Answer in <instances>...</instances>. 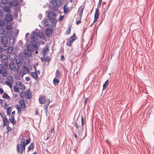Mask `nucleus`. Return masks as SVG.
<instances>
[{
    "label": "nucleus",
    "instance_id": "obj_1",
    "mask_svg": "<svg viewBox=\"0 0 154 154\" xmlns=\"http://www.w3.org/2000/svg\"><path fill=\"white\" fill-rule=\"evenodd\" d=\"M38 42L35 41H31L30 44L26 46V48L24 50V54L28 57H30L32 55V52L38 49Z\"/></svg>",
    "mask_w": 154,
    "mask_h": 154
},
{
    "label": "nucleus",
    "instance_id": "obj_2",
    "mask_svg": "<svg viewBox=\"0 0 154 154\" xmlns=\"http://www.w3.org/2000/svg\"><path fill=\"white\" fill-rule=\"evenodd\" d=\"M45 37L44 33L42 31H39L38 33L35 31H33L32 32L30 38H45Z\"/></svg>",
    "mask_w": 154,
    "mask_h": 154
},
{
    "label": "nucleus",
    "instance_id": "obj_3",
    "mask_svg": "<svg viewBox=\"0 0 154 154\" xmlns=\"http://www.w3.org/2000/svg\"><path fill=\"white\" fill-rule=\"evenodd\" d=\"M26 145L25 144H23L22 146L17 145V151L18 154H22L23 151L24 152Z\"/></svg>",
    "mask_w": 154,
    "mask_h": 154
},
{
    "label": "nucleus",
    "instance_id": "obj_4",
    "mask_svg": "<svg viewBox=\"0 0 154 154\" xmlns=\"http://www.w3.org/2000/svg\"><path fill=\"white\" fill-rule=\"evenodd\" d=\"M13 18L12 16L10 14H6L5 18L3 19L4 23H8L12 20Z\"/></svg>",
    "mask_w": 154,
    "mask_h": 154
},
{
    "label": "nucleus",
    "instance_id": "obj_5",
    "mask_svg": "<svg viewBox=\"0 0 154 154\" xmlns=\"http://www.w3.org/2000/svg\"><path fill=\"white\" fill-rule=\"evenodd\" d=\"M51 3L52 5L56 8L59 7L61 4L60 0H52Z\"/></svg>",
    "mask_w": 154,
    "mask_h": 154
},
{
    "label": "nucleus",
    "instance_id": "obj_6",
    "mask_svg": "<svg viewBox=\"0 0 154 154\" xmlns=\"http://www.w3.org/2000/svg\"><path fill=\"white\" fill-rule=\"evenodd\" d=\"M55 14L52 11H50L48 15V18L51 20H54L55 19Z\"/></svg>",
    "mask_w": 154,
    "mask_h": 154
},
{
    "label": "nucleus",
    "instance_id": "obj_7",
    "mask_svg": "<svg viewBox=\"0 0 154 154\" xmlns=\"http://www.w3.org/2000/svg\"><path fill=\"white\" fill-rule=\"evenodd\" d=\"M3 9L5 12L8 13V14H10L11 12V10L9 7L7 5L3 6Z\"/></svg>",
    "mask_w": 154,
    "mask_h": 154
},
{
    "label": "nucleus",
    "instance_id": "obj_8",
    "mask_svg": "<svg viewBox=\"0 0 154 154\" xmlns=\"http://www.w3.org/2000/svg\"><path fill=\"white\" fill-rule=\"evenodd\" d=\"M19 103L22 110H25L26 109L25 101L24 100H19Z\"/></svg>",
    "mask_w": 154,
    "mask_h": 154
},
{
    "label": "nucleus",
    "instance_id": "obj_9",
    "mask_svg": "<svg viewBox=\"0 0 154 154\" xmlns=\"http://www.w3.org/2000/svg\"><path fill=\"white\" fill-rule=\"evenodd\" d=\"M10 69L13 71H15L16 70V66L15 63L11 61L9 65Z\"/></svg>",
    "mask_w": 154,
    "mask_h": 154
},
{
    "label": "nucleus",
    "instance_id": "obj_10",
    "mask_svg": "<svg viewBox=\"0 0 154 154\" xmlns=\"http://www.w3.org/2000/svg\"><path fill=\"white\" fill-rule=\"evenodd\" d=\"M8 39H1V43L3 45V47L5 48L8 45Z\"/></svg>",
    "mask_w": 154,
    "mask_h": 154
},
{
    "label": "nucleus",
    "instance_id": "obj_11",
    "mask_svg": "<svg viewBox=\"0 0 154 154\" xmlns=\"http://www.w3.org/2000/svg\"><path fill=\"white\" fill-rule=\"evenodd\" d=\"M16 85L18 86L19 88H20V89L22 90H24L25 89V86L22 82L18 81L16 82Z\"/></svg>",
    "mask_w": 154,
    "mask_h": 154
},
{
    "label": "nucleus",
    "instance_id": "obj_12",
    "mask_svg": "<svg viewBox=\"0 0 154 154\" xmlns=\"http://www.w3.org/2000/svg\"><path fill=\"white\" fill-rule=\"evenodd\" d=\"M99 16V11L98 8H97L95 10V12L94 14V22L97 21Z\"/></svg>",
    "mask_w": 154,
    "mask_h": 154
},
{
    "label": "nucleus",
    "instance_id": "obj_13",
    "mask_svg": "<svg viewBox=\"0 0 154 154\" xmlns=\"http://www.w3.org/2000/svg\"><path fill=\"white\" fill-rule=\"evenodd\" d=\"M45 96H43L40 97L39 99V103L42 104H43L45 103Z\"/></svg>",
    "mask_w": 154,
    "mask_h": 154
},
{
    "label": "nucleus",
    "instance_id": "obj_14",
    "mask_svg": "<svg viewBox=\"0 0 154 154\" xmlns=\"http://www.w3.org/2000/svg\"><path fill=\"white\" fill-rule=\"evenodd\" d=\"M3 126L5 127L6 125H8L10 123L6 117L4 116L3 117Z\"/></svg>",
    "mask_w": 154,
    "mask_h": 154
},
{
    "label": "nucleus",
    "instance_id": "obj_15",
    "mask_svg": "<svg viewBox=\"0 0 154 154\" xmlns=\"http://www.w3.org/2000/svg\"><path fill=\"white\" fill-rule=\"evenodd\" d=\"M51 21L48 19H46L44 21V25L45 26L48 27H51Z\"/></svg>",
    "mask_w": 154,
    "mask_h": 154
},
{
    "label": "nucleus",
    "instance_id": "obj_16",
    "mask_svg": "<svg viewBox=\"0 0 154 154\" xmlns=\"http://www.w3.org/2000/svg\"><path fill=\"white\" fill-rule=\"evenodd\" d=\"M29 70L28 68L25 66H24L23 67V75L27 73H29Z\"/></svg>",
    "mask_w": 154,
    "mask_h": 154
},
{
    "label": "nucleus",
    "instance_id": "obj_17",
    "mask_svg": "<svg viewBox=\"0 0 154 154\" xmlns=\"http://www.w3.org/2000/svg\"><path fill=\"white\" fill-rule=\"evenodd\" d=\"M15 63L18 67V68L17 69V71L18 69H19V68L21 66L22 62L20 60L17 59L16 60Z\"/></svg>",
    "mask_w": 154,
    "mask_h": 154
},
{
    "label": "nucleus",
    "instance_id": "obj_18",
    "mask_svg": "<svg viewBox=\"0 0 154 154\" xmlns=\"http://www.w3.org/2000/svg\"><path fill=\"white\" fill-rule=\"evenodd\" d=\"M26 98L29 99L31 97V92L29 90H26V94H25Z\"/></svg>",
    "mask_w": 154,
    "mask_h": 154
},
{
    "label": "nucleus",
    "instance_id": "obj_19",
    "mask_svg": "<svg viewBox=\"0 0 154 154\" xmlns=\"http://www.w3.org/2000/svg\"><path fill=\"white\" fill-rule=\"evenodd\" d=\"M13 46H9V45L7 47L5 48H4V50H7V52L8 53H11V51L13 50Z\"/></svg>",
    "mask_w": 154,
    "mask_h": 154
},
{
    "label": "nucleus",
    "instance_id": "obj_20",
    "mask_svg": "<svg viewBox=\"0 0 154 154\" xmlns=\"http://www.w3.org/2000/svg\"><path fill=\"white\" fill-rule=\"evenodd\" d=\"M76 39H67L66 41V45L69 46H71V44Z\"/></svg>",
    "mask_w": 154,
    "mask_h": 154
},
{
    "label": "nucleus",
    "instance_id": "obj_21",
    "mask_svg": "<svg viewBox=\"0 0 154 154\" xmlns=\"http://www.w3.org/2000/svg\"><path fill=\"white\" fill-rule=\"evenodd\" d=\"M31 75L33 79H35L37 80L38 79V76L37 72H31Z\"/></svg>",
    "mask_w": 154,
    "mask_h": 154
},
{
    "label": "nucleus",
    "instance_id": "obj_22",
    "mask_svg": "<svg viewBox=\"0 0 154 154\" xmlns=\"http://www.w3.org/2000/svg\"><path fill=\"white\" fill-rule=\"evenodd\" d=\"M48 103L44 106V111L45 112L47 115V114L48 108L50 102V100L49 99H48Z\"/></svg>",
    "mask_w": 154,
    "mask_h": 154
},
{
    "label": "nucleus",
    "instance_id": "obj_23",
    "mask_svg": "<svg viewBox=\"0 0 154 154\" xmlns=\"http://www.w3.org/2000/svg\"><path fill=\"white\" fill-rule=\"evenodd\" d=\"M84 119H83V117L82 116V119H81V123H82V130H81L80 131H79V132H78V133L79 134V135L80 136H82V134H81L82 133V130L83 129V128H84L83 127V126L84 125Z\"/></svg>",
    "mask_w": 154,
    "mask_h": 154
},
{
    "label": "nucleus",
    "instance_id": "obj_24",
    "mask_svg": "<svg viewBox=\"0 0 154 154\" xmlns=\"http://www.w3.org/2000/svg\"><path fill=\"white\" fill-rule=\"evenodd\" d=\"M10 121L13 125H15L16 123V121L15 120L14 116H11L9 118Z\"/></svg>",
    "mask_w": 154,
    "mask_h": 154
},
{
    "label": "nucleus",
    "instance_id": "obj_25",
    "mask_svg": "<svg viewBox=\"0 0 154 154\" xmlns=\"http://www.w3.org/2000/svg\"><path fill=\"white\" fill-rule=\"evenodd\" d=\"M52 33V31L51 29H47L45 30L46 35L48 36L50 35Z\"/></svg>",
    "mask_w": 154,
    "mask_h": 154
},
{
    "label": "nucleus",
    "instance_id": "obj_26",
    "mask_svg": "<svg viewBox=\"0 0 154 154\" xmlns=\"http://www.w3.org/2000/svg\"><path fill=\"white\" fill-rule=\"evenodd\" d=\"M49 50L48 47H45V48L42 49V54L43 56H44L46 54V51H48Z\"/></svg>",
    "mask_w": 154,
    "mask_h": 154
},
{
    "label": "nucleus",
    "instance_id": "obj_27",
    "mask_svg": "<svg viewBox=\"0 0 154 154\" xmlns=\"http://www.w3.org/2000/svg\"><path fill=\"white\" fill-rule=\"evenodd\" d=\"M53 82L55 85H57L60 82V81L58 79L55 78L53 79Z\"/></svg>",
    "mask_w": 154,
    "mask_h": 154
},
{
    "label": "nucleus",
    "instance_id": "obj_28",
    "mask_svg": "<svg viewBox=\"0 0 154 154\" xmlns=\"http://www.w3.org/2000/svg\"><path fill=\"white\" fill-rule=\"evenodd\" d=\"M63 9L64 11V12L66 14L69 11V9L68 8L67 4L66 3L64 5L63 7Z\"/></svg>",
    "mask_w": 154,
    "mask_h": 154
},
{
    "label": "nucleus",
    "instance_id": "obj_29",
    "mask_svg": "<svg viewBox=\"0 0 154 154\" xmlns=\"http://www.w3.org/2000/svg\"><path fill=\"white\" fill-rule=\"evenodd\" d=\"M23 144L25 145V140L24 138H22L20 139V143L18 144L17 145L22 146Z\"/></svg>",
    "mask_w": 154,
    "mask_h": 154
},
{
    "label": "nucleus",
    "instance_id": "obj_30",
    "mask_svg": "<svg viewBox=\"0 0 154 154\" xmlns=\"http://www.w3.org/2000/svg\"><path fill=\"white\" fill-rule=\"evenodd\" d=\"M109 80H106L105 82L103 84V90L106 89L107 87V85L108 84Z\"/></svg>",
    "mask_w": 154,
    "mask_h": 154
},
{
    "label": "nucleus",
    "instance_id": "obj_31",
    "mask_svg": "<svg viewBox=\"0 0 154 154\" xmlns=\"http://www.w3.org/2000/svg\"><path fill=\"white\" fill-rule=\"evenodd\" d=\"M0 73L4 77H6L7 75V73L6 71H3L0 68Z\"/></svg>",
    "mask_w": 154,
    "mask_h": 154
},
{
    "label": "nucleus",
    "instance_id": "obj_32",
    "mask_svg": "<svg viewBox=\"0 0 154 154\" xmlns=\"http://www.w3.org/2000/svg\"><path fill=\"white\" fill-rule=\"evenodd\" d=\"M34 147V143H30L29 146L28 148V149L29 150H32Z\"/></svg>",
    "mask_w": 154,
    "mask_h": 154
},
{
    "label": "nucleus",
    "instance_id": "obj_33",
    "mask_svg": "<svg viewBox=\"0 0 154 154\" xmlns=\"http://www.w3.org/2000/svg\"><path fill=\"white\" fill-rule=\"evenodd\" d=\"M18 4V2L17 0H13V2H12V4H11V5L10 7H11L12 5H13L14 6H17Z\"/></svg>",
    "mask_w": 154,
    "mask_h": 154
},
{
    "label": "nucleus",
    "instance_id": "obj_34",
    "mask_svg": "<svg viewBox=\"0 0 154 154\" xmlns=\"http://www.w3.org/2000/svg\"><path fill=\"white\" fill-rule=\"evenodd\" d=\"M16 107L17 110L18 112L20 113L21 112V109L19 105H16Z\"/></svg>",
    "mask_w": 154,
    "mask_h": 154
},
{
    "label": "nucleus",
    "instance_id": "obj_35",
    "mask_svg": "<svg viewBox=\"0 0 154 154\" xmlns=\"http://www.w3.org/2000/svg\"><path fill=\"white\" fill-rule=\"evenodd\" d=\"M11 107H8L7 110V115L10 116L11 115V112L12 111V109H11Z\"/></svg>",
    "mask_w": 154,
    "mask_h": 154
},
{
    "label": "nucleus",
    "instance_id": "obj_36",
    "mask_svg": "<svg viewBox=\"0 0 154 154\" xmlns=\"http://www.w3.org/2000/svg\"><path fill=\"white\" fill-rule=\"evenodd\" d=\"M3 98H6L9 99L10 98V97L8 95L6 94L5 92L2 96Z\"/></svg>",
    "mask_w": 154,
    "mask_h": 154
},
{
    "label": "nucleus",
    "instance_id": "obj_37",
    "mask_svg": "<svg viewBox=\"0 0 154 154\" xmlns=\"http://www.w3.org/2000/svg\"><path fill=\"white\" fill-rule=\"evenodd\" d=\"M5 84L8 85L9 86L10 88H11L12 86V83L8 81H6L5 82Z\"/></svg>",
    "mask_w": 154,
    "mask_h": 154
},
{
    "label": "nucleus",
    "instance_id": "obj_38",
    "mask_svg": "<svg viewBox=\"0 0 154 154\" xmlns=\"http://www.w3.org/2000/svg\"><path fill=\"white\" fill-rule=\"evenodd\" d=\"M15 39H9V43L10 45H13L15 42Z\"/></svg>",
    "mask_w": 154,
    "mask_h": 154
},
{
    "label": "nucleus",
    "instance_id": "obj_39",
    "mask_svg": "<svg viewBox=\"0 0 154 154\" xmlns=\"http://www.w3.org/2000/svg\"><path fill=\"white\" fill-rule=\"evenodd\" d=\"M14 88L15 92H19V88H17L16 86H15L14 87Z\"/></svg>",
    "mask_w": 154,
    "mask_h": 154
},
{
    "label": "nucleus",
    "instance_id": "obj_40",
    "mask_svg": "<svg viewBox=\"0 0 154 154\" xmlns=\"http://www.w3.org/2000/svg\"><path fill=\"white\" fill-rule=\"evenodd\" d=\"M7 129V133H8L11 130V129L9 126H7L6 127Z\"/></svg>",
    "mask_w": 154,
    "mask_h": 154
},
{
    "label": "nucleus",
    "instance_id": "obj_41",
    "mask_svg": "<svg viewBox=\"0 0 154 154\" xmlns=\"http://www.w3.org/2000/svg\"><path fill=\"white\" fill-rule=\"evenodd\" d=\"M59 73V69H57L55 73V78L58 77Z\"/></svg>",
    "mask_w": 154,
    "mask_h": 154
},
{
    "label": "nucleus",
    "instance_id": "obj_42",
    "mask_svg": "<svg viewBox=\"0 0 154 154\" xmlns=\"http://www.w3.org/2000/svg\"><path fill=\"white\" fill-rule=\"evenodd\" d=\"M45 62H49L50 61V58L48 56L45 59Z\"/></svg>",
    "mask_w": 154,
    "mask_h": 154
},
{
    "label": "nucleus",
    "instance_id": "obj_43",
    "mask_svg": "<svg viewBox=\"0 0 154 154\" xmlns=\"http://www.w3.org/2000/svg\"><path fill=\"white\" fill-rule=\"evenodd\" d=\"M5 32V29L3 28H1L0 29V35H2Z\"/></svg>",
    "mask_w": 154,
    "mask_h": 154
},
{
    "label": "nucleus",
    "instance_id": "obj_44",
    "mask_svg": "<svg viewBox=\"0 0 154 154\" xmlns=\"http://www.w3.org/2000/svg\"><path fill=\"white\" fill-rule=\"evenodd\" d=\"M6 29H12V27L11 25H7L6 26Z\"/></svg>",
    "mask_w": 154,
    "mask_h": 154
},
{
    "label": "nucleus",
    "instance_id": "obj_45",
    "mask_svg": "<svg viewBox=\"0 0 154 154\" xmlns=\"http://www.w3.org/2000/svg\"><path fill=\"white\" fill-rule=\"evenodd\" d=\"M109 7V5H108L105 7V8H104L103 9V11H104V12H105V13L107 11Z\"/></svg>",
    "mask_w": 154,
    "mask_h": 154
},
{
    "label": "nucleus",
    "instance_id": "obj_46",
    "mask_svg": "<svg viewBox=\"0 0 154 154\" xmlns=\"http://www.w3.org/2000/svg\"><path fill=\"white\" fill-rule=\"evenodd\" d=\"M71 28H69L68 29H67L65 32L66 34H68L70 33V32Z\"/></svg>",
    "mask_w": 154,
    "mask_h": 154
},
{
    "label": "nucleus",
    "instance_id": "obj_47",
    "mask_svg": "<svg viewBox=\"0 0 154 154\" xmlns=\"http://www.w3.org/2000/svg\"><path fill=\"white\" fill-rule=\"evenodd\" d=\"M31 139L30 138H29L26 141V143H25V145H27L28 144H29L30 141Z\"/></svg>",
    "mask_w": 154,
    "mask_h": 154
},
{
    "label": "nucleus",
    "instance_id": "obj_48",
    "mask_svg": "<svg viewBox=\"0 0 154 154\" xmlns=\"http://www.w3.org/2000/svg\"><path fill=\"white\" fill-rule=\"evenodd\" d=\"M74 125H75V126L78 129L79 128V127H80L79 126L77 123V122H75L74 123Z\"/></svg>",
    "mask_w": 154,
    "mask_h": 154
},
{
    "label": "nucleus",
    "instance_id": "obj_49",
    "mask_svg": "<svg viewBox=\"0 0 154 154\" xmlns=\"http://www.w3.org/2000/svg\"><path fill=\"white\" fill-rule=\"evenodd\" d=\"M1 2L3 4H6L7 2V0H1Z\"/></svg>",
    "mask_w": 154,
    "mask_h": 154
},
{
    "label": "nucleus",
    "instance_id": "obj_50",
    "mask_svg": "<svg viewBox=\"0 0 154 154\" xmlns=\"http://www.w3.org/2000/svg\"><path fill=\"white\" fill-rule=\"evenodd\" d=\"M82 14H83V11L82 10H80V11L79 14V16L80 17H82Z\"/></svg>",
    "mask_w": 154,
    "mask_h": 154
},
{
    "label": "nucleus",
    "instance_id": "obj_51",
    "mask_svg": "<svg viewBox=\"0 0 154 154\" xmlns=\"http://www.w3.org/2000/svg\"><path fill=\"white\" fill-rule=\"evenodd\" d=\"M11 54L12 55V56L14 57V60L15 59V58L16 57V54L15 53H11Z\"/></svg>",
    "mask_w": 154,
    "mask_h": 154
},
{
    "label": "nucleus",
    "instance_id": "obj_52",
    "mask_svg": "<svg viewBox=\"0 0 154 154\" xmlns=\"http://www.w3.org/2000/svg\"><path fill=\"white\" fill-rule=\"evenodd\" d=\"M63 19V16H62L60 15V17L59 18V20L60 21H62Z\"/></svg>",
    "mask_w": 154,
    "mask_h": 154
},
{
    "label": "nucleus",
    "instance_id": "obj_53",
    "mask_svg": "<svg viewBox=\"0 0 154 154\" xmlns=\"http://www.w3.org/2000/svg\"><path fill=\"white\" fill-rule=\"evenodd\" d=\"M4 47H3L2 48L0 46V53H2V52L3 51V50H4Z\"/></svg>",
    "mask_w": 154,
    "mask_h": 154
},
{
    "label": "nucleus",
    "instance_id": "obj_54",
    "mask_svg": "<svg viewBox=\"0 0 154 154\" xmlns=\"http://www.w3.org/2000/svg\"><path fill=\"white\" fill-rule=\"evenodd\" d=\"M76 35L75 33H74L72 36L70 37L69 38H74L75 37H76Z\"/></svg>",
    "mask_w": 154,
    "mask_h": 154
},
{
    "label": "nucleus",
    "instance_id": "obj_55",
    "mask_svg": "<svg viewBox=\"0 0 154 154\" xmlns=\"http://www.w3.org/2000/svg\"><path fill=\"white\" fill-rule=\"evenodd\" d=\"M4 23V22H3V20H2L1 19H0V25L1 26H2V25Z\"/></svg>",
    "mask_w": 154,
    "mask_h": 154
},
{
    "label": "nucleus",
    "instance_id": "obj_56",
    "mask_svg": "<svg viewBox=\"0 0 154 154\" xmlns=\"http://www.w3.org/2000/svg\"><path fill=\"white\" fill-rule=\"evenodd\" d=\"M61 59L63 60H65V58L64 57V56L63 55H62L61 56Z\"/></svg>",
    "mask_w": 154,
    "mask_h": 154
},
{
    "label": "nucleus",
    "instance_id": "obj_57",
    "mask_svg": "<svg viewBox=\"0 0 154 154\" xmlns=\"http://www.w3.org/2000/svg\"><path fill=\"white\" fill-rule=\"evenodd\" d=\"M8 104L6 103H5L4 104V107L5 108H6L8 106Z\"/></svg>",
    "mask_w": 154,
    "mask_h": 154
},
{
    "label": "nucleus",
    "instance_id": "obj_58",
    "mask_svg": "<svg viewBox=\"0 0 154 154\" xmlns=\"http://www.w3.org/2000/svg\"><path fill=\"white\" fill-rule=\"evenodd\" d=\"M4 92V91L2 88H0V93L3 94Z\"/></svg>",
    "mask_w": 154,
    "mask_h": 154
},
{
    "label": "nucleus",
    "instance_id": "obj_59",
    "mask_svg": "<svg viewBox=\"0 0 154 154\" xmlns=\"http://www.w3.org/2000/svg\"><path fill=\"white\" fill-rule=\"evenodd\" d=\"M26 81H29L30 80V79L29 77L27 76L26 77Z\"/></svg>",
    "mask_w": 154,
    "mask_h": 154
},
{
    "label": "nucleus",
    "instance_id": "obj_60",
    "mask_svg": "<svg viewBox=\"0 0 154 154\" xmlns=\"http://www.w3.org/2000/svg\"><path fill=\"white\" fill-rule=\"evenodd\" d=\"M38 17L39 19H41L42 17V16L41 14H39L38 16Z\"/></svg>",
    "mask_w": 154,
    "mask_h": 154
},
{
    "label": "nucleus",
    "instance_id": "obj_61",
    "mask_svg": "<svg viewBox=\"0 0 154 154\" xmlns=\"http://www.w3.org/2000/svg\"><path fill=\"white\" fill-rule=\"evenodd\" d=\"M74 137H75L76 140H77L78 139V137H77V135L76 134H75L74 135Z\"/></svg>",
    "mask_w": 154,
    "mask_h": 154
},
{
    "label": "nucleus",
    "instance_id": "obj_62",
    "mask_svg": "<svg viewBox=\"0 0 154 154\" xmlns=\"http://www.w3.org/2000/svg\"><path fill=\"white\" fill-rule=\"evenodd\" d=\"M29 33H27L25 37L26 38H28L29 37Z\"/></svg>",
    "mask_w": 154,
    "mask_h": 154
},
{
    "label": "nucleus",
    "instance_id": "obj_63",
    "mask_svg": "<svg viewBox=\"0 0 154 154\" xmlns=\"http://www.w3.org/2000/svg\"><path fill=\"white\" fill-rule=\"evenodd\" d=\"M81 22V20H78L76 22V24H79Z\"/></svg>",
    "mask_w": 154,
    "mask_h": 154
},
{
    "label": "nucleus",
    "instance_id": "obj_64",
    "mask_svg": "<svg viewBox=\"0 0 154 154\" xmlns=\"http://www.w3.org/2000/svg\"><path fill=\"white\" fill-rule=\"evenodd\" d=\"M51 133H52V132H54V128H53V127H52L51 129Z\"/></svg>",
    "mask_w": 154,
    "mask_h": 154
}]
</instances>
